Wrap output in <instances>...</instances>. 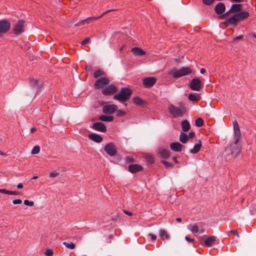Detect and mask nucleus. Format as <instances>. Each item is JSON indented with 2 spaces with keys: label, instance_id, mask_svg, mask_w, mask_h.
<instances>
[{
  "label": "nucleus",
  "instance_id": "61",
  "mask_svg": "<svg viewBox=\"0 0 256 256\" xmlns=\"http://www.w3.org/2000/svg\"><path fill=\"white\" fill-rule=\"evenodd\" d=\"M199 232H200V234H202L204 232V228H200V230L199 229Z\"/></svg>",
  "mask_w": 256,
  "mask_h": 256
},
{
  "label": "nucleus",
  "instance_id": "26",
  "mask_svg": "<svg viewBox=\"0 0 256 256\" xmlns=\"http://www.w3.org/2000/svg\"><path fill=\"white\" fill-rule=\"evenodd\" d=\"M182 130L186 132L190 129V122L187 120H184L182 122Z\"/></svg>",
  "mask_w": 256,
  "mask_h": 256
},
{
  "label": "nucleus",
  "instance_id": "20",
  "mask_svg": "<svg viewBox=\"0 0 256 256\" xmlns=\"http://www.w3.org/2000/svg\"><path fill=\"white\" fill-rule=\"evenodd\" d=\"M88 136L90 140L97 143L102 142L103 139L102 136L97 134H90Z\"/></svg>",
  "mask_w": 256,
  "mask_h": 256
},
{
  "label": "nucleus",
  "instance_id": "45",
  "mask_svg": "<svg viewBox=\"0 0 256 256\" xmlns=\"http://www.w3.org/2000/svg\"><path fill=\"white\" fill-rule=\"evenodd\" d=\"M90 42V38H87L81 42V44L82 46H84L86 44Z\"/></svg>",
  "mask_w": 256,
  "mask_h": 256
},
{
  "label": "nucleus",
  "instance_id": "10",
  "mask_svg": "<svg viewBox=\"0 0 256 256\" xmlns=\"http://www.w3.org/2000/svg\"><path fill=\"white\" fill-rule=\"evenodd\" d=\"M117 108L118 106L116 104H106L102 107V112L105 114H112L116 112Z\"/></svg>",
  "mask_w": 256,
  "mask_h": 256
},
{
  "label": "nucleus",
  "instance_id": "44",
  "mask_svg": "<svg viewBox=\"0 0 256 256\" xmlns=\"http://www.w3.org/2000/svg\"><path fill=\"white\" fill-rule=\"evenodd\" d=\"M58 175H59V172H57L56 171H54V172H52L50 173V177L51 178H54V177H56Z\"/></svg>",
  "mask_w": 256,
  "mask_h": 256
},
{
  "label": "nucleus",
  "instance_id": "22",
  "mask_svg": "<svg viewBox=\"0 0 256 256\" xmlns=\"http://www.w3.org/2000/svg\"><path fill=\"white\" fill-rule=\"evenodd\" d=\"M132 52L136 56H142L146 54V52L142 48L138 47H134L132 49Z\"/></svg>",
  "mask_w": 256,
  "mask_h": 256
},
{
  "label": "nucleus",
  "instance_id": "55",
  "mask_svg": "<svg viewBox=\"0 0 256 256\" xmlns=\"http://www.w3.org/2000/svg\"><path fill=\"white\" fill-rule=\"evenodd\" d=\"M230 13H232V12H229V10H228V12H226L223 15H222V16H221V18H223L224 17L228 16Z\"/></svg>",
  "mask_w": 256,
  "mask_h": 256
},
{
  "label": "nucleus",
  "instance_id": "57",
  "mask_svg": "<svg viewBox=\"0 0 256 256\" xmlns=\"http://www.w3.org/2000/svg\"><path fill=\"white\" fill-rule=\"evenodd\" d=\"M23 188V184L22 183H20L17 185L18 188L20 189V188Z\"/></svg>",
  "mask_w": 256,
  "mask_h": 256
},
{
  "label": "nucleus",
  "instance_id": "2",
  "mask_svg": "<svg viewBox=\"0 0 256 256\" xmlns=\"http://www.w3.org/2000/svg\"><path fill=\"white\" fill-rule=\"evenodd\" d=\"M250 16V14L248 12H242L238 13L235 14L232 16L228 18L226 21L225 24H230L234 26L238 25V22L242 21Z\"/></svg>",
  "mask_w": 256,
  "mask_h": 256
},
{
  "label": "nucleus",
  "instance_id": "62",
  "mask_svg": "<svg viewBox=\"0 0 256 256\" xmlns=\"http://www.w3.org/2000/svg\"><path fill=\"white\" fill-rule=\"evenodd\" d=\"M176 220L178 222H182V219L180 218H176Z\"/></svg>",
  "mask_w": 256,
  "mask_h": 256
},
{
  "label": "nucleus",
  "instance_id": "36",
  "mask_svg": "<svg viewBox=\"0 0 256 256\" xmlns=\"http://www.w3.org/2000/svg\"><path fill=\"white\" fill-rule=\"evenodd\" d=\"M40 152V146H34L33 148H32V150L31 152V153L32 154H38Z\"/></svg>",
  "mask_w": 256,
  "mask_h": 256
},
{
  "label": "nucleus",
  "instance_id": "19",
  "mask_svg": "<svg viewBox=\"0 0 256 256\" xmlns=\"http://www.w3.org/2000/svg\"><path fill=\"white\" fill-rule=\"evenodd\" d=\"M142 169V166L138 164H132L128 166V170L133 174L141 171Z\"/></svg>",
  "mask_w": 256,
  "mask_h": 256
},
{
  "label": "nucleus",
  "instance_id": "15",
  "mask_svg": "<svg viewBox=\"0 0 256 256\" xmlns=\"http://www.w3.org/2000/svg\"><path fill=\"white\" fill-rule=\"evenodd\" d=\"M156 82L154 77H146L143 79L142 84L146 88H150L153 86Z\"/></svg>",
  "mask_w": 256,
  "mask_h": 256
},
{
  "label": "nucleus",
  "instance_id": "64",
  "mask_svg": "<svg viewBox=\"0 0 256 256\" xmlns=\"http://www.w3.org/2000/svg\"><path fill=\"white\" fill-rule=\"evenodd\" d=\"M91 68V66H87L86 67V70H90V69Z\"/></svg>",
  "mask_w": 256,
  "mask_h": 256
},
{
  "label": "nucleus",
  "instance_id": "53",
  "mask_svg": "<svg viewBox=\"0 0 256 256\" xmlns=\"http://www.w3.org/2000/svg\"><path fill=\"white\" fill-rule=\"evenodd\" d=\"M124 213L126 214H128L130 216H132V213L130 211L126 210H123Z\"/></svg>",
  "mask_w": 256,
  "mask_h": 256
},
{
  "label": "nucleus",
  "instance_id": "54",
  "mask_svg": "<svg viewBox=\"0 0 256 256\" xmlns=\"http://www.w3.org/2000/svg\"><path fill=\"white\" fill-rule=\"evenodd\" d=\"M195 136V134L194 132H190L189 133V134L188 136V138H193Z\"/></svg>",
  "mask_w": 256,
  "mask_h": 256
},
{
  "label": "nucleus",
  "instance_id": "31",
  "mask_svg": "<svg viewBox=\"0 0 256 256\" xmlns=\"http://www.w3.org/2000/svg\"><path fill=\"white\" fill-rule=\"evenodd\" d=\"M190 230L192 233L196 234L199 232V225L198 224H194Z\"/></svg>",
  "mask_w": 256,
  "mask_h": 256
},
{
  "label": "nucleus",
  "instance_id": "21",
  "mask_svg": "<svg viewBox=\"0 0 256 256\" xmlns=\"http://www.w3.org/2000/svg\"><path fill=\"white\" fill-rule=\"evenodd\" d=\"M158 153L162 158L165 159H167L170 156V152L168 150L162 148H160L158 150Z\"/></svg>",
  "mask_w": 256,
  "mask_h": 256
},
{
  "label": "nucleus",
  "instance_id": "18",
  "mask_svg": "<svg viewBox=\"0 0 256 256\" xmlns=\"http://www.w3.org/2000/svg\"><path fill=\"white\" fill-rule=\"evenodd\" d=\"M183 146L178 142H172L170 144V149L176 152H180L182 150Z\"/></svg>",
  "mask_w": 256,
  "mask_h": 256
},
{
  "label": "nucleus",
  "instance_id": "9",
  "mask_svg": "<svg viewBox=\"0 0 256 256\" xmlns=\"http://www.w3.org/2000/svg\"><path fill=\"white\" fill-rule=\"evenodd\" d=\"M113 10V9H111V10H108L104 12L99 17H88V18H86V19L85 20H80V21L79 22H78V23H76V24H74V26H80L82 24H88L90 22H91L92 21L94 20H97L98 18H101L102 16H103L105 14L110 12H112V11H114V10Z\"/></svg>",
  "mask_w": 256,
  "mask_h": 256
},
{
  "label": "nucleus",
  "instance_id": "47",
  "mask_svg": "<svg viewBox=\"0 0 256 256\" xmlns=\"http://www.w3.org/2000/svg\"><path fill=\"white\" fill-rule=\"evenodd\" d=\"M19 194V192H16V191L8 190V194H9V195H16V194Z\"/></svg>",
  "mask_w": 256,
  "mask_h": 256
},
{
  "label": "nucleus",
  "instance_id": "5",
  "mask_svg": "<svg viewBox=\"0 0 256 256\" xmlns=\"http://www.w3.org/2000/svg\"><path fill=\"white\" fill-rule=\"evenodd\" d=\"M168 110L174 118L182 116L186 112V108L184 106L177 107L172 104L168 106Z\"/></svg>",
  "mask_w": 256,
  "mask_h": 256
},
{
  "label": "nucleus",
  "instance_id": "59",
  "mask_svg": "<svg viewBox=\"0 0 256 256\" xmlns=\"http://www.w3.org/2000/svg\"><path fill=\"white\" fill-rule=\"evenodd\" d=\"M206 72V70L204 68H201L200 70V72L202 74H204Z\"/></svg>",
  "mask_w": 256,
  "mask_h": 256
},
{
  "label": "nucleus",
  "instance_id": "14",
  "mask_svg": "<svg viewBox=\"0 0 256 256\" xmlns=\"http://www.w3.org/2000/svg\"><path fill=\"white\" fill-rule=\"evenodd\" d=\"M218 238L214 236H208L204 242L203 245L207 246H212L214 244L218 243Z\"/></svg>",
  "mask_w": 256,
  "mask_h": 256
},
{
  "label": "nucleus",
  "instance_id": "56",
  "mask_svg": "<svg viewBox=\"0 0 256 256\" xmlns=\"http://www.w3.org/2000/svg\"><path fill=\"white\" fill-rule=\"evenodd\" d=\"M230 0L232 2H241L245 1V0Z\"/></svg>",
  "mask_w": 256,
  "mask_h": 256
},
{
  "label": "nucleus",
  "instance_id": "8",
  "mask_svg": "<svg viewBox=\"0 0 256 256\" xmlns=\"http://www.w3.org/2000/svg\"><path fill=\"white\" fill-rule=\"evenodd\" d=\"M10 22L7 20H0V36L7 33L10 28Z\"/></svg>",
  "mask_w": 256,
  "mask_h": 256
},
{
  "label": "nucleus",
  "instance_id": "40",
  "mask_svg": "<svg viewBox=\"0 0 256 256\" xmlns=\"http://www.w3.org/2000/svg\"><path fill=\"white\" fill-rule=\"evenodd\" d=\"M125 160H126V163L134 162H135L134 159L130 156H126V158H125Z\"/></svg>",
  "mask_w": 256,
  "mask_h": 256
},
{
  "label": "nucleus",
  "instance_id": "11",
  "mask_svg": "<svg viewBox=\"0 0 256 256\" xmlns=\"http://www.w3.org/2000/svg\"><path fill=\"white\" fill-rule=\"evenodd\" d=\"M110 82V80L106 78L102 77L98 79L94 83V88L96 89H98L104 87L107 85Z\"/></svg>",
  "mask_w": 256,
  "mask_h": 256
},
{
  "label": "nucleus",
  "instance_id": "30",
  "mask_svg": "<svg viewBox=\"0 0 256 256\" xmlns=\"http://www.w3.org/2000/svg\"><path fill=\"white\" fill-rule=\"evenodd\" d=\"M133 102L136 104L138 105V106H142L145 104L144 100L141 99L138 96L134 97L133 98Z\"/></svg>",
  "mask_w": 256,
  "mask_h": 256
},
{
  "label": "nucleus",
  "instance_id": "16",
  "mask_svg": "<svg viewBox=\"0 0 256 256\" xmlns=\"http://www.w3.org/2000/svg\"><path fill=\"white\" fill-rule=\"evenodd\" d=\"M94 130L100 132H104L106 130L105 124L102 122H96L92 124V126Z\"/></svg>",
  "mask_w": 256,
  "mask_h": 256
},
{
  "label": "nucleus",
  "instance_id": "25",
  "mask_svg": "<svg viewBox=\"0 0 256 256\" xmlns=\"http://www.w3.org/2000/svg\"><path fill=\"white\" fill-rule=\"evenodd\" d=\"M200 94L198 93L190 94L188 96V99L192 102L198 101L200 100Z\"/></svg>",
  "mask_w": 256,
  "mask_h": 256
},
{
  "label": "nucleus",
  "instance_id": "35",
  "mask_svg": "<svg viewBox=\"0 0 256 256\" xmlns=\"http://www.w3.org/2000/svg\"><path fill=\"white\" fill-rule=\"evenodd\" d=\"M146 160L150 164H152L154 162V158L150 154L146 155L145 156Z\"/></svg>",
  "mask_w": 256,
  "mask_h": 256
},
{
  "label": "nucleus",
  "instance_id": "17",
  "mask_svg": "<svg viewBox=\"0 0 256 256\" xmlns=\"http://www.w3.org/2000/svg\"><path fill=\"white\" fill-rule=\"evenodd\" d=\"M226 10L225 4L222 2H218L214 8V10L216 14H223Z\"/></svg>",
  "mask_w": 256,
  "mask_h": 256
},
{
  "label": "nucleus",
  "instance_id": "32",
  "mask_svg": "<svg viewBox=\"0 0 256 256\" xmlns=\"http://www.w3.org/2000/svg\"><path fill=\"white\" fill-rule=\"evenodd\" d=\"M30 84L34 88H40V86H38V80H35L33 78H30Z\"/></svg>",
  "mask_w": 256,
  "mask_h": 256
},
{
  "label": "nucleus",
  "instance_id": "27",
  "mask_svg": "<svg viewBox=\"0 0 256 256\" xmlns=\"http://www.w3.org/2000/svg\"><path fill=\"white\" fill-rule=\"evenodd\" d=\"M159 236L162 240H168L169 238V235L168 232L164 230H160L159 232Z\"/></svg>",
  "mask_w": 256,
  "mask_h": 256
},
{
  "label": "nucleus",
  "instance_id": "33",
  "mask_svg": "<svg viewBox=\"0 0 256 256\" xmlns=\"http://www.w3.org/2000/svg\"><path fill=\"white\" fill-rule=\"evenodd\" d=\"M195 124L198 127H201L204 124V120L202 118H198L196 120Z\"/></svg>",
  "mask_w": 256,
  "mask_h": 256
},
{
  "label": "nucleus",
  "instance_id": "37",
  "mask_svg": "<svg viewBox=\"0 0 256 256\" xmlns=\"http://www.w3.org/2000/svg\"><path fill=\"white\" fill-rule=\"evenodd\" d=\"M104 74V72L100 70H96L94 74V76L95 78H97L99 76H102Z\"/></svg>",
  "mask_w": 256,
  "mask_h": 256
},
{
  "label": "nucleus",
  "instance_id": "43",
  "mask_svg": "<svg viewBox=\"0 0 256 256\" xmlns=\"http://www.w3.org/2000/svg\"><path fill=\"white\" fill-rule=\"evenodd\" d=\"M44 254L47 256H52L53 254V251L51 249H48L45 251Z\"/></svg>",
  "mask_w": 256,
  "mask_h": 256
},
{
  "label": "nucleus",
  "instance_id": "63",
  "mask_svg": "<svg viewBox=\"0 0 256 256\" xmlns=\"http://www.w3.org/2000/svg\"><path fill=\"white\" fill-rule=\"evenodd\" d=\"M37 178H38V176H33V177L31 178V180H36V179H37Z\"/></svg>",
  "mask_w": 256,
  "mask_h": 256
},
{
  "label": "nucleus",
  "instance_id": "60",
  "mask_svg": "<svg viewBox=\"0 0 256 256\" xmlns=\"http://www.w3.org/2000/svg\"><path fill=\"white\" fill-rule=\"evenodd\" d=\"M173 160L174 161V162L176 163V164H178V162L177 160H176V157H174L172 158Z\"/></svg>",
  "mask_w": 256,
  "mask_h": 256
},
{
  "label": "nucleus",
  "instance_id": "42",
  "mask_svg": "<svg viewBox=\"0 0 256 256\" xmlns=\"http://www.w3.org/2000/svg\"><path fill=\"white\" fill-rule=\"evenodd\" d=\"M24 203L26 206H31L34 205V202L33 201H29L27 200H24Z\"/></svg>",
  "mask_w": 256,
  "mask_h": 256
},
{
  "label": "nucleus",
  "instance_id": "4",
  "mask_svg": "<svg viewBox=\"0 0 256 256\" xmlns=\"http://www.w3.org/2000/svg\"><path fill=\"white\" fill-rule=\"evenodd\" d=\"M192 70L188 67H183L180 70L173 68L168 73L174 78H178L191 74Z\"/></svg>",
  "mask_w": 256,
  "mask_h": 256
},
{
  "label": "nucleus",
  "instance_id": "48",
  "mask_svg": "<svg viewBox=\"0 0 256 256\" xmlns=\"http://www.w3.org/2000/svg\"><path fill=\"white\" fill-rule=\"evenodd\" d=\"M148 236L150 237L151 239L152 240H154L156 239V236L154 234H148Z\"/></svg>",
  "mask_w": 256,
  "mask_h": 256
},
{
  "label": "nucleus",
  "instance_id": "12",
  "mask_svg": "<svg viewBox=\"0 0 256 256\" xmlns=\"http://www.w3.org/2000/svg\"><path fill=\"white\" fill-rule=\"evenodd\" d=\"M118 91V88L114 84H110L102 90L104 95H111Z\"/></svg>",
  "mask_w": 256,
  "mask_h": 256
},
{
  "label": "nucleus",
  "instance_id": "38",
  "mask_svg": "<svg viewBox=\"0 0 256 256\" xmlns=\"http://www.w3.org/2000/svg\"><path fill=\"white\" fill-rule=\"evenodd\" d=\"M116 115L118 116H122L126 115V113L122 110H116Z\"/></svg>",
  "mask_w": 256,
  "mask_h": 256
},
{
  "label": "nucleus",
  "instance_id": "29",
  "mask_svg": "<svg viewBox=\"0 0 256 256\" xmlns=\"http://www.w3.org/2000/svg\"><path fill=\"white\" fill-rule=\"evenodd\" d=\"M188 140V136L184 132H181L180 136V140L183 144H186Z\"/></svg>",
  "mask_w": 256,
  "mask_h": 256
},
{
  "label": "nucleus",
  "instance_id": "24",
  "mask_svg": "<svg viewBox=\"0 0 256 256\" xmlns=\"http://www.w3.org/2000/svg\"><path fill=\"white\" fill-rule=\"evenodd\" d=\"M241 6L242 5L240 4H233L229 10V12H232V13H236L240 12Z\"/></svg>",
  "mask_w": 256,
  "mask_h": 256
},
{
  "label": "nucleus",
  "instance_id": "50",
  "mask_svg": "<svg viewBox=\"0 0 256 256\" xmlns=\"http://www.w3.org/2000/svg\"><path fill=\"white\" fill-rule=\"evenodd\" d=\"M242 38H243V36H238L234 38L233 40L234 42H236V40H242Z\"/></svg>",
  "mask_w": 256,
  "mask_h": 256
},
{
  "label": "nucleus",
  "instance_id": "46",
  "mask_svg": "<svg viewBox=\"0 0 256 256\" xmlns=\"http://www.w3.org/2000/svg\"><path fill=\"white\" fill-rule=\"evenodd\" d=\"M12 203L14 204H20L22 203V200L20 199H16L12 200Z\"/></svg>",
  "mask_w": 256,
  "mask_h": 256
},
{
  "label": "nucleus",
  "instance_id": "1",
  "mask_svg": "<svg viewBox=\"0 0 256 256\" xmlns=\"http://www.w3.org/2000/svg\"><path fill=\"white\" fill-rule=\"evenodd\" d=\"M234 136V142L225 148L226 156H232L235 158L241 150L240 146L238 144V142L242 136L239 125L236 120L232 122Z\"/></svg>",
  "mask_w": 256,
  "mask_h": 256
},
{
  "label": "nucleus",
  "instance_id": "51",
  "mask_svg": "<svg viewBox=\"0 0 256 256\" xmlns=\"http://www.w3.org/2000/svg\"><path fill=\"white\" fill-rule=\"evenodd\" d=\"M8 190L6 189H0V192L4 194H8Z\"/></svg>",
  "mask_w": 256,
  "mask_h": 256
},
{
  "label": "nucleus",
  "instance_id": "6",
  "mask_svg": "<svg viewBox=\"0 0 256 256\" xmlns=\"http://www.w3.org/2000/svg\"><path fill=\"white\" fill-rule=\"evenodd\" d=\"M26 22L23 20H18L16 24H13L12 28V32L16 35H20L24 31Z\"/></svg>",
  "mask_w": 256,
  "mask_h": 256
},
{
  "label": "nucleus",
  "instance_id": "52",
  "mask_svg": "<svg viewBox=\"0 0 256 256\" xmlns=\"http://www.w3.org/2000/svg\"><path fill=\"white\" fill-rule=\"evenodd\" d=\"M230 232H232L234 233V234H235L237 237L239 238L240 237V235L239 234H238V232L236 230H230Z\"/></svg>",
  "mask_w": 256,
  "mask_h": 256
},
{
  "label": "nucleus",
  "instance_id": "49",
  "mask_svg": "<svg viewBox=\"0 0 256 256\" xmlns=\"http://www.w3.org/2000/svg\"><path fill=\"white\" fill-rule=\"evenodd\" d=\"M185 239L186 240L189 242H192L194 241V239L193 238H190L189 236H186L185 237Z\"/></svg>",
  "mask_w": 256,
  "mask_h": 256
},
{
  "label": "nucleus",
  "instance_id": "13",
  "mask_svg": "<svg viewBox=\"0 0 256 256\" xmlns=\"http://www.w3.org/2000/svg\"><path fill=\"white\" fill-rule=\"evenodd\" d=\"M201 81L198 78H193L190 84V88L193 90L200 91L201 88Z\"/></svg>",
  "mask_w": 256,
  "mask_h": 256
},
{
  "label": "nucleus",
  "instance_id": "39",
  "mask_svg": "<svg viewBox=\"0 0 256 256\" xmlns=\"http://www.w3.org/2000/svg\"><path fill=\"white\" fill-rule=\"evenodd\" d=\"M162 162L166 167V168H172L173 166V164L168 162L166 160H162Z\"/></svg>",
  "mask_w": 256,
  "mask_h": 256
},
{
  "label": "nucleus",
  "instance_id": "23",
  "mask_svg": "<svg viewBox=\"0 0 256 256\" xmlns=\"http://www.w3.org/2000/svg\"><path fill=\"white\" fill-rule=\"evenodd\" d=\"M202 143H201V142L200 140L198 141V142L197 143V144H196L193 148L192 149H190V154H196L198 153L200 148H202Z\"/></svg>",
  "mask_w": 256,
  "mask_h": 256
},
{
  "label": "nucleus",
  "instance_id": "3",
  "mask_svg": "<svg viewBox=\"0 0 256 256\" xmlns=\"http://www.w3.org/2000/svg\"><path fill=\"white\" fill-rule=\"evenodd\" d=\"M132 91L128 88H122L118 93L115 94L113 98L122 103L126 102L130 97Z\"/></svg>",
  "mask_w": 256,
  "mask_h": 256
},
{
  "label": "nucleus",
  "instance_id": "58",
  "mask_svg": "<svg viewBox=\"0 0 256 256\" xmlns=\"http://www.w3.org/2000/svg\"><path fill=\"white\" fill-rule=\"evenodd\" d=\"M36 130V128H32L30 129V132H35Z\"/></svg>",
  "mask_w": 256,
  "mask_h": 256
},
{
  "label": "nucleus",
  "instance_id": "41",
  "mask_svg": "<svg viewBox=\"0 0 256 256\" xmlns=\"http://www.w3.org/2000/svg\"><path fill=\"white\" fill-rule=\"evenodd\" d=\"M202 2L206 6L211 5L214 1V0H202Z\"/></svg>",
  "mask_w": 256,
  "mask_h": 256
},
{
  "label": "nucleus",
  "instance_id": "7",
  "mask_svg": "<svg viewBox=\"0 0 256 256\" xmlns=\"http://www.w3.org/2000/svg\"><path fill=\"white\" fill-rule=\"evenodd\" d=\"M104 150L108 154L113 156L116 154L117 148L113 142H109L105 145Z\"/></svg>",
  "mask_w": 256,
  "mask_h": 256
},
{
  "label": "nucleus",
  "instance_id": "28",
  "mask_svg": "<svg viewBox=\"0 0 256 256\" xmlns=\"http://www.w3.org/2000/svg\"><path fill=\"white\" fill-rule=\"evenodd\" d=\"M99 120L103 122H112L114 120V117L112 116L101 115L99 117Z\"/></svg>",
  "mask_w": 256,
  "mask_h": 256
},
{
  "label": "nucleus",
  "instance_id": "34",
  "mask_svg": "<svg viewBox=\"0 0 256 256\" xmlns=\"http://www.w3.org/2000/svg\"><path fill=\"white\" fill-rule=\"evenodd\" d=\"M63 244L67 248H70V249H74L76 246L75 244L72 242H70V243L67 242H64Z\"/></svg>",
  "mask_w": 256,
  "mask_h": 256
}]
</instances>
